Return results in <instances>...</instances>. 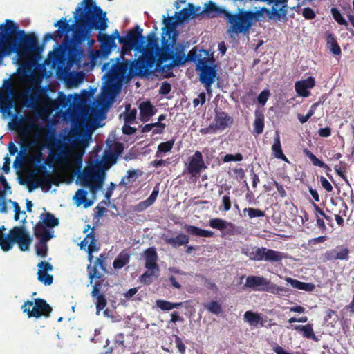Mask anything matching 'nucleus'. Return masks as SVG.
I'll list each match as a JSON object with an SVG mask.
<instances>
[{
  "label": "nucleus",
  "mask_w": 354,
  "mask_h": 354,
  "mask_svg": "<svg viewBox=\"0 0 354 354\" xmlns=\"http://www.w3.org/2000/svg\"><path fill=\"white\" fill-rule=\"evenodd\" d=\"M59 29L53 33H46L43 38V44H38V39L34 32L26 34L24 30H19V26L12 21L6 19L0 25V62L1 59L15 53L19 57H40L44 50V44L53 39L62 38L71 31L66 17H62L54 24Z\"/></svg>",
  "instance_id": "f257e3e1"
},
{
  "label": "nucleus",
  "mask_w": 354,
  "mask_h": 354,
  "mask_svg": "<svg viewBox=\"0 0 354 354\" xmlns=\"http://www.w3.org/2000/svg\"><path fill=\"white\" fill-rule=\"evenodd\" d=\"M82 7H77L74 12L76 28L73 32V39L67 36L64 39V49L67 51L68 64H79L84 50L80 45L88 40L93 30L104 31L108 27L106 12L96 5L94 0H83Z\"/></svg>",
  "instance_id": "f03ea898"
},
{
  "label": "nucleus",
  "mask_w": 354,
  "mask_h": 354,
  "mask_svg": "<svg viewBox=\"0 0 354 354\" xmlns=\"http://www.w3.org/2000/svg\"><path fill=\"white\" fill-rule=\"evenodd\" d=\"M48 147L50 149V153L44 163L41 164L42 160V153H39L35 157L37 165L34 167L32 174L34 176H39L44 174L42 178L37 179L33 184H29V189L31 191L35 188L42 186L50 187L52 181L50 179V174L47 170L46 165H67L72 156V151L68 145L60 140L53 138L48 142Z\"/></svg>",
  "instance_id": "7ed1b4c3"
},
{
  "label": "nucleus",
  "mask_w": 354,
  "mask_h": 354,
  "mask_svg": "<svg viewBox=\"0 0 354 354\" xmlns=\"http://www.w3.org/2000/svg\"><path fill=\"white\" fill-rule=\"evenodd\" d=\"M207 13H215L216 15H223L230 24L229 31L234 33H244L249 31L252 25V20L255 17V13L252 11H243L239 10V13L231 14L223 8L218 7L214 2L209 1L205 8Z\"/></svg>",
  "instance_id": "20e7f679"
},
{
  "label": "nucleus",
  "mask_w": 354,
  "mask_h": 354,
  "mask_svg": "<svg viewBox=\"0 0 354 354\" xmlns=\"http://www.w3.org/2000/svg\"><path fill=\"white\" fill-rule=\"evenodd\" d=\"M32 239L28 232L23 226H16L9 230L8 234L6 236L0 230V246L1 249L8 252L17 243L21 251H27L30 248Z\"/></svg>",
  "instance_id": "39448f33"
},
{
  "label": "nucleus",
  "mask_w": 354,
  "mask_h": 354,
  "mask_svg": "<svg viewBox=\"0 0 354 354\" xmlns=\"http://www.w3.org/2000/svg\"><path fill=\"white\" fill-rule=\"evenodd\" d=\"M104 177L102 171L97 170L95 167H86L78 176V179L82 186L88 187L92 194H95L102 188Z\"/></svg>",
  "instance_id": "423d86ee"
},
{
  "label": "nucleus",
  "mask_w": 354,
  "mask_h": 354,
  "mask_svg": "<svg viewBox=\"0 0 354 354\" xmlns=\"http://www.w3.org/2000/svg\"><path fill=\"white\" fill-rule=\"evenodd\" d=\"M142 32L143 29L136 25L128 31L125 37L120 38V41H127L132 46H135V50L142 52L144 50V44H145V37L142 35Z\"/></svg>",
  "instance_id": "0eeeda50"
},
{
  "label": "nucleus",
  "mask_w": 354,
  "mask_h": 354,
  "mask_svg": "<svg viewBox=\"0 0 354 354\" xmlns=\"http://www.w3.org/2000/svg\"><path fill=\"white\" fill-rule=\"evenodd\" d=\"M53 308L46 302V300L41 298L35 299V306L32 309L24 308V313H26L28 317L39 318L41 317H48L50 316Z\"/></svg>",
  "instance_id": "6e6552de"
},
{
  "label": "nucleus",
  "mask_w": 354,
  "mask_h": 354,
  "mask_svg": "<svg viewBox=\"0 0 354 354\" xmlns=\"http://www.w3.org/2000/svg\"><path fill=\"white\" fill-rule=\"evenodd\" d=\"M284 254L279 251L268 249L264 247L255 249L254 261H267L270 262H280L284 257Z\"/></svg>",
  "instance_id": "1a4fd4ad"
},
{
  "label": "nucleus",
  "mask_w": 354,
  "mask_h": 354,
  "mask_svg": "<svg viewBox=\"0 0 354 354\" xmlns=\"http://www.w3.org/2000/svg\"><path fill=\"white\" fill-rule=\"evenodd\" d=\"M175 42V39L170 42L165 39V37L162 38V46L158 48L156 53V59L158 66L162 64L163 62L171 59L173 57V47Z\"/></svg>",
  "instance_id": "9d476101"
},
{
  "label": "nucleus",
  "mask_w": 354,
  "mask_h": 354,
  "mask_svg": "<svg viewBox=\"0 0 354 354\" xmlns=\"http://www.w3.org/2000/svg\"><path fill=\"white\" fill-rule=\"evenodd\" d=\"M147 43L146 46L145 44H144V50H142L141 53L149 62L156 64V52L159 48L158 39L156 37L153 32H151L147 36Z\"/></svg>",
  "instance_id": "9b49d317"
},
{
  "label": "nucleus",
  "mask_w": 354,
  "mask_h": 354,
  "mask_svg": "<svg viewBox=\"0 0 354 354\" xmlns=\"http://www.w3.org/2000/svg\"><path fill=\"white\" fill-rule=\"evenodd\" d=\"M207 168L205 164L203 155L201 151H196L192 156L189 158L187 165V172L192 176H196L201 171L202 169Z\"/></svg>",
  "instance_id": "f8f14e48"
},
{
  "label": "nucleus",
  "mask_w": 354,
  "mask_h": 354,
  "mask_svg": "<svg viewBox=\"0 0 354 354\" xmlns=\"http://www.w3.org/2000/svg\"><path fill=\"white\" fill-rule=\"evenodd\" d=\"M198 71L200 72L199 81L205 86L207 92H210L212 84L218 78L216 66L211 65V66L203 68Z\"/></svg>",
  "instance_id": "ddd939ff"
},
{
  "label": "nucleus",
  "mask_w": 354,
  "mask_h": 354,
  "mask_svg": "<svg viewBox=\"0 0 354 354\" xmlns=\"http://www.w3.org/2000/svg\"><path fill=\"white\" fill-rule=\"evenodd\" d=\"M209 225L212 228L224 232L225 234L228 235H234L237 230L236 226L234 223L220 218L210 219Z\"/></svg>",
  "instance_id": "4468645a"
},
{
  "label": "nucleus",
  "mask_w": 354,
  "mask_h": 354,
  "mask_svg": "<svg viewBox=\"0 0 354 354\" xmlns=\"http://www.w3.org/2000/svg\"><path fill=\"white\" fill-rule=\"evenodd\" d=\"M350 250L344 245L337 246L335 248L327 250L324 254L325 261L348 260Z\"/></svg>",
  "instance_id": "2eb2a0df"
},
{
  "label": "nucleus",
  "mask_w": 354,
  "mask_h": 354,
  "mask_svg": "<svg viewBox=\"0 0 354 354\" xmlns=\"http://www.w3.org/2000/svg\"><path fill=\"white\" fill-rule=\"evenodd\" d=\"M155 63H151L145 57L142 55L135 60L129 61V73H135L139 71L140 73L147 71L151 69Z\"/></svg>",
  "instance_id": "dca6fc26"
},
{
  "label": "nucleus",
  "mask_w": 354,
  "mask_h": 354,
  "mask_svg": "<svg viewBox=\"0 0 354 354\" xmlns=\"http://www.w3.org/2000/svg\"><path fill=\"white\" fill-rule=\"evenodd\" d=\"M315 85V78L313 77H308V78L297 81L295 84V88L297 93L301 97H308L310 92L309 88H312Z\"/></svg>",
  "instance_id": "f3484780"
},
{
  "label": "nucleus",
  "mask_w": 354,
  "mask_h": 354,
  "mask_svg": "<svg viewBox=\"0 0 354 354\" xmlns=\"http://www.w3.org/2000/svg\"><path fill=\"white\" fill-rule=\"evenodd\" d=\"M233 123V118L224 111H216L214 120V127L217 130H224Z\"/></svg>",
  "instance_id": "a211bd4d"
},
{
  "label": "nucleus",
  "mask_w": 354,
  "mask_h": 354,
  "mask_svg": "<svg viewBox=\"0 0 354 354\" xmlns=\"http://www.w3.org/2000/svg\"><path fill=\"white\" fill-rule=\"evenodd\" d=\"M244 320L252 326L263 327L267 322V317H263L259 313H255L251 310H248L244 313Z\"/></svg>",
  "instance_id": "6ab92c4d"
},
{
  "label": "nucleus",
  "mask_w": 354,
  "mask_h": 354,
  "mask_svg": "<svg viewBox=\"0 0 354 354\" xmlns=\"http://www.w3.org/2000/svg\"><path fill=\"white\" fill-rule=\"evenodd\" d=\"M13 91L10 89V94H1L0 95V111L3 114H7L8 115L12 114V109L15 107V100L11 95L12 94Z\"/></svg>",
  "instance_id": "aec40b11"
},
{
  "label": "nucleus",
  "mask_w": 354,
  "mask_h": 354,
  "mask_svg": "<svg viewBox=\"0 0 354 354\" xmlns=\"http://www.w3.org/2000/svg\"><path fill=\"white\" fill-rule=\"evenodd\" d=\"M140 120L146 122L156 114L155 107L150 101L142 102L139 105Z\"/></svg>",
  "instance_id": "412c9836"
},
{
  "label": "nucleus",
  "mask_w": 354,
  "mask_h": 354,
  "mask_svg": "<svg viewBox=\"0 0 354 354\" xmlns=\"http://www.w3.org/2000/svg\"><path fill=\"white\" fill-rule=\"evenodd\" d=\"M267 279L259 276H249L246 278L245 283V287H248L253 290L263 291L262 288H265Z\"/></svg>",
  "instance_id": "4be33fe9"
},
{
  "label": "nucleus",
  "mask_w": 354,
  "mask_h": 354,
  "mask_svg": "<svg viewBox=\"0 0 354 354\" xmlns=\"http://www.w3.org/2000/svg\"><path fill=\"white\" fill-rule=\"evenodd\" d=\"M99 266L102 270L106 272V264H105V257L103 254H101L99 257L97 258L94 263L93 267H88V269H91L88 272V277L91 279L90 283H92L93 278L100 279L102 275L99 274L97 267Z\"/></svg>",
  "instance_id": "5701e85b"
},
{
  "label": "nucleus",
  "mask_w": 354,
  "mask_h": 354,
  "mask_svg": "<svg viewBox=\"0 0 354 354\" xmlns=\"http://www.w3.org/2000/svg\"><path fill=\"white\" fill-rule=\"evenodd\" d=\"M175 16L177 17V21L181 24L189 19L195 18L198 16V13L195 12V6L192 3H188L186 8L178 12H176Z\"/></svg>",
  "instance_id": "b1692460"
},
{
  "label": "nucleus",
  "mask_w": 354,
  "mask_h": 354,
  "mask_svg": "<svg viewBox=\"0 0 354 354\" xmlns=\"http://www.w3.org/2000/svg\"><path fill=\"white\" fill-rule=\"evenodd\" d=\"M288 0H276L272 8L273 18L280 19L285 18L288 12Z\"/></svg>",
  "instance_id": "393cba45"
},
{
  "label": "nucleus",
  "mask_w": 354,
  "mask_h": 354,
  "mask_svg": "<svg viewBox=\"0 0 354 354\" xmlns=\"http://www.w3.org/2000/svg\"><path fill=\"white\" fill-rule=\"evenodd\" d=\"M144 254L145 260V268L154 269L156 268H159L157 263L158 257L155 248L151 247L147 248V250H145Z\"/></svg>",
  "instance_id": "a878e982"
},
{
  "label": "nucleus",
  "mask_w": 354,
  "mask_h": 354,
  "mask_svg": "<svg viewBox=\"0 0 354 354\" xmlns=\"http://www.w3.org/2000/svg\"><path fill=\"white\" fill-rule=\"evenodd\" d=\"M292 330H295L302 334L303 337L312 339L314 341H318V338L314 333L313 324H307L306 325H292L290 327Z\"/></svg>",
  "instance_id": "bb28decb"
},
{
  "label": "nucleus",
  "mask_w": 354,
  "mask_h": 354,
  "mask_svg": "<svg viewBox=\"0 0 354 354\" xmlns=\"http://www.w3.org/2000/svg\"><path fill=\"white\" fill-rule=\"evenodd\" d=\"M189 241L188 235L183 233H179L176 237L166 238L165 242L166 244L176 248L187 245Z\"/></svg>",
  "instance_id": "cd10ccee"
},
{
  "label": "nucleus",
  "mask_w": 354,
  "mask_h": 354,
  "mask_svg": "<svg viewBox=\"0 0 354 354\" xmlns=\"http://www.w3.org/2000/svg\"><path fill=\"white\" fill-rule=\"evenodd\" d=\"M272 151L274 157L278 159H280L284 162H288V160L287 157L283 153L281 149V145L280 141V136L278 131L275 132V136L274 138V143L272 145Z\"/></svg>",
  "instance_id": "c85d7f7f"
},
{
  "label": "nucleus",
  "mask_w": 354,
  "mask_h": 354,
  "mask_svg": "<svg viewBox=\"0 0 354 354\" xmlns=\"http://www.w3.org/2000/svg\"><path fill=\"white\" fill-rule=\"evenodd\" d=\"M183 228L188 234L192 236L199 237H212L214 235V233L212 231L203 230L192 225L186 224Z\"/></svg>",
  "instance_id": "c756f323"
},
{
  "label": "nucleus",
  "mask_w": 354,
  "mask_h": 354,
  "mask_svg": "<svg viewBox=\"0 0 354 354\" xmlns=\"http://www.w3.org/2000/svg\"><path fill=\"white\" fill-rule=\"evenodd\" d=\"M147 270L140 277L141 283L150 285L153 281L156 279L160 274V268H146Z\"/></svg>",
  "instance_id": "7c9ffc66"
},
{
  "label": "nucleus",
  "mask_w": 354,
  "mask_h": 354,
  "mask_svg": "<svg viewBox=\"0 0 354 354\" xmlns=\"http://www.w3.org/2000/svg\"><path fill=\"white\" fill-rule=\"evenodd\" d=\"M199 54V58L198 59L197 62H196V71H200L201 69H203V68H207L210 66L209 64L210 63L212 64L214 62V59L213 57L209 58L208 56V52L207 50H200Z\"/></svg>",
  "instance_id": "2f4dec72"
},
{
  "label": "nucleus",
  "mask_w": 354,
  "mask_h": 354,
  "mask_svg": "<svg viewBox=\"0 0 354 354\" xmlns=\"http://www.w3.org/2000/svg\"><path fill=\"white\" fill-rule=\"evenodd\" d=\"M34 234L36 237L39 238L40 241H47L53 236V235L46 230V226H44L41 221L37 223L34 227Z\"/></svg>",
  "instance_id": "473e14b6"
},
{
  "label": "nucleus",
  "mask_w": 354,
  "mask_h": 354,
  "mask_svg": "<svg viewBox=\"0 0 354 354\" xmlns=\"http://www.w3.org/2000/svg\"><path fill=\"white\" fill-rule=\"evenodd\" d=\"M97 40L101 43L102 48L107 52H110L116 47L115 42L111 37H109V35L101 34L100 32L97 35Z\"/></svg>",
  "instance_id": "72a5a7b5"
},
{
  "label": "nucleus",
  "mask_w": 354,
  "mask_h": 354,
  "mask_svg": "<svg viewBox=\"0 0 354 354\" xmlns=\"http://www.w3.org/2000/svg\"><path fill=\"white\" fill-rule=\"evenodd\" d=\"M286 281L288 283H290L292 286V287L299 289V290L308 291V292L313 291L315 287V285L312 283L301 282L297 279H292L290 277H287L286 279Z\"/></svg>",
  "instance_id": "f704fd0d"
},
{
  "label": "nucleus",
  "mask_w": 354,
  "mask_h": 354,
  "mask_svg": "<svg viewBox=\"0 0 354 354\" xmlns=\"http://www.w3.org/2000/svg\"><path fill=\"white\" fill-rule=\"evenodd\" d=\"M130 254L126 250H122L115 259L113 266L115 269H120L129 263Z\"/></svg>",
  "instance_id": "c9c22d12"
},
{
  "label": "nucleus",
  "mask_w": 354,
  "mask_h": 354,
  "mask_svg": "<svg viewBox=\"0 0 354 354\" xmlns=\"http://www.w3.org/2000/svg\"><path fill=\"white\" fill-rule=\"evenodd\" d=\"M87 194V191L83 189H79L75 192L73 199L75 201V203L77 206H80V205L84 203V207H88L92 205V201L86 200Z\"/></svg>",
  "instance_id": "e433bc0d"
},
{
  "label": "nucleus",
  "mask_w": 354,
  "mask_h": 354,
  "mask_svg": "<svg viewBox=\"0 0 354 354\" xmlns=\"http://www.w3.org/2000/svg\"><path fill=\"white\" fill-rule=\"evenodd\" d=\"M41 223L44 226L53 228L59 225V220L53 214L46 212L41 214Z\"/></svg>",
  "instance_id": "4c0bfd02"
},
{
  "label": "nucleus",
  "mask_w": 354,
  "mask_h": 354,
  "mask_svg": "<svg viewBox=\"0 0 354 354\" xmlns=\"http://www.w3.org/2000/svg\"><path fill=\"white\" fill-rule=\"evenodd\" d=\"M326 44L328 48L330 49V50L332 52L333 55H339L341 54L340 46H339L335 36L333 34L328 33L327 35Z\"/></svg>",
  "instance_id": "58836bf2"
},
{
  "label": "nucleus",
  "mask_w": 354,
  "mask_h": 354,
  "mask_svg": "<svg viewBox=\"0 0 354 354\" xmlns=\"http://www.w3.org/2000/svg\"><path fill=\"white\" fill-rule=\"evenodd\" d=\"M263 291L270 292L272 294L283 295V292H287V288L282 286H279L267 279L265 288H262Z\"/></svg>",
  "instance_id": "ea45409f"
},
{
  "label": "nucleus",
  "mask_w": 354,
  "mask_h": 354,
  "mask_svg": "<svg viewBox=\"0 0 354 354\" xmlns=\"http://www.w3.org/2000/svg\"><path fill=\"white\" fill-rule=\"evenodd\" d=\"M334 169L335 173L341 177L345 183L350 186V183L346 175L347 170V164L344 162L340 161L338 165H335Z\"/></svg>",
  "instance_id": "a19ab883"
},
{
  "label": "nucleus",
  "mask_w": 354,
  "mask_h": 354,
  "mask_svg": "<svg viewBox=\"0 0 354 354\" xmlns=\"http://www.w3.org/2000/svg\"><path fill=\"white\" fill-rule=\"evenodd\" d=\"M175 140L171 139L167 142H161L158 146V150L156 153V157L160 156V153H167L171 150L174 147Z\"/></svg>",
  "instance_id": "79ce46f5"
},
{
  "label": "nucleus",
  "mask_w": 354,
  "mask_h": 354,
  "mask_svg": "<svg viewBox=\"0 0 354 354\" xmlns=\"http://www.w3.org/2000/svg\"><path fill=\"white\" fill-rule=\"evenodd\" d=\"M123 60V62H119V59H118L117 64L113 65L115 72L120 75H124L127 72L129 73V60L124 59Z\"/></svg>",
  "instance_id": "37998d69"
},
{
  "label": "nucleus",
  "mask_w": 354,
  "mask_h": 354,
  "mask_svg": "<svg viewBox=\"0 0 354 354\" xmlns=\"http://www.w3.org/2000/svg\"><path fill=\"white\" fill-rule=\"evenodd\" d=\"M204 307L209 313L216 315H220L223 312L221 305L217 301H211L205 304Z\"/></svg>",
  "instance_id": "c03bdc74"
},
{
  "label": "nucleus",
  "mask_w": 354,
  "mask_h": 354,
  "mask_svg": "<svg viewBox=\"0 0 354 354\" xmlns=\"http://www.w3.org/2000/svg\"><path fill=\"white\" fill-rule=\"evenodd\" d=\"M130 107V104L126 106L125 112L123 113L124 123H133L136 118L137 110L131 109Z\"/></svg>",
  "instance_id": "a18cd8bd"
},
{
  "label": "nucleus",
  "mask_w": 354,
  "mask_h": 354,
  "mask_svg": "<svg viewBox=\"0 0 354 354\" xmlns=\"http://www.w3.org/2000/svg\"><path fill=\"white\" fill-rule=\"evenodd\" d=\"M256 118L254 122V131L257 134L263 133L264 128V116L262 114L258 115V112H255Z\"/></svg>",
  "instance_id": "49530a36"
},
{
  "label": "nucleus",
  "mask_w": 354,
  "mask_h": 354,
  "mask_svg": "<svg viewBox=\"0 0 354 354\" xmlns=\"http://www.w3.org/2000/svg\"><path fill=\"white\" fill-rule=\"evenodd\" d=\"M303 153L305 156L309 158L313 166L319 167L322 168L324 162L322 160L319 159L313 153H312L307 148H304L303 149Z\"/></svg>",
  "instance_id": "de8ad7c7"
},
{
  "label": "nucleus",
  "mask_w": 354,
  "mask_h": 354,
  "mask_svg": "<svg viewBox=\"0 0 354 354\" xmlns=\"http://www.w3.org/2000/svg\"><path fill=\"white\" fill-rule=\"evenodd\" d=\"M163 24L165 25V28L167 30L166 34L169 35L171 32L175 30L176 24L179 23L177 21V19L176 21H174L173 17H165L164 16Z\"/></svg>",
  "instance_id": "09e8293b"
},
{
  "label": "nucleus",
  "mask_w": 354,
  "mask_h": 354,
  "mask_svg": "<svg viewBox=\"0 0 354 354\" xmlns=\"http://www.w3.org/2000/svg\"><path fill=\"white\" fill-rule=\"evenodd\" d=\"M37 279L45 286H49L53 282V276L46 272L38 271Z\"/></svg>",
  "instance_id": "8fccbe9b"
},
{
  "label": "nucleus",
  "mask_w": 354,
  "mask_h": 354,
  "mask_svg": "<svg viewBox=\"0 0 354 354\" xmlns=\"http://www.w3.org/2000/svg\"><path fill=\"white\" fill-rule=\"evenodd\" d=\"M243 212H247L250 218L264 217L266 216L264 211L252 207L245 208Z\"/></svg>",
  "instance_id": "3c124183"
},
{
  "label": "nucleus",
  "mask_w": 354,
  "mask_h": 354,
  "mask_svg": "<svg viewBox=\"0 0 354 354\" xmlns=\"http://www.w3.org/2000/svg\"><path fill=\"white\" fill-rule=\"evenodd\" d=\"M331 14L333 19L339 24L347 26L348 22L344 18L339 10L336 8H331Z\"/></svg>",
  "instance_id": "603ef678"
},
{
  "label": "nucleus",
  "mask_w": 354,
  "mask_h": 354,
  "mask_svg": "<svg viewBox=\"0 0 354 354\" xmlns=\"http://www.w3.org/2000/svg\"><path fill=\"white\" fill-rule=\"evenodd\" d=\"M87 238L89 239L88 253H93L95 251H97L99 248L97 247V241L95 238V234L93 232H90L87 234Z\"/></svg>",
  "instance_id": "864d4df0"
},
{
  "label": "nucleus",
  "mask_w": 354,
  "mask_h": 354,
  "mask_svg": "<svg viewBox=\"0 0 354 354\" xmlns=\"http://www.w3.org/2000/svg\"><path fill=\"white\" fill-rule=\"evenodd\" d=\"M46 242V241H39V242L35 246L37 256H39L42 258H45L47 255L48 248Z\"/></svg>",
  "instance_id": "5fc2aeb1"
},
{
  "label": "nucleus",
  "mask_w": 354,
  "mask_h": 354,
  "mask_svg": "<svg viewBox=\"0 0 354 354\" xmlns=\"http://www.w3.org/2000/svg\"><path fill=\"white\" fill-rule=\"evenodd\" d=\"M95 299H96L95 304H96L97 313H99L100 311L102 310L105 308V306L107 304V301H106V299L104 294L100 295Z\"/></svg>",
  "instance_id": "6e6d98bb"
},
{
  "label": "nucleus",
  "mask_w": 354,
  "mask_h": 354,
  "mask_svg": "<svg viewBox=\"0 0 354 354\" xmlns=\"http://www.w3.org/2000/svg\"><path fill=\"white\" fill-rule=\"evenodd\" d=\"M232 202L229 194L223 196L221 200V205L219 207V210L227 212L231 209Z\"/></svg>",
  "instance_id": "4d7b16f0"
},
{
  "label": "nucleus",
  "mask_w": 354,
  "mask_h": 354,
  "mask_svg": "<svg viewBox=\"0 0 354 354\" xmlns=\"http://www.w3.org/2000/svg\"><path fill=\"white\" fill-rule=\"evenodd\" d=\"M156 306L164 311H169L172 310V302L162 300V299H158L156 301Z\"/></svg>",
  "instance_id": "13d9d810"
},
{
  "label": "nucleus",
  "mask_w": 354,
  "mask_h": 354,
  "mask_svg": "<svg viewBox=\"0 0 354 354\" xmlns=\"http://www.w3.org/2000/svg\"><path fill=\"white\" fill-rule=\"evenodd\" d=\"M173 57L171 59L176 66H180L185 64L187 62L185 55H176L173 52Z\"/></svg>",
  "instance_id": "bf43d9fd"
},
{
  "label": "nucleus",
  "mask_w": 354,
  "mask_h": 354,
  "mask_svg": "<svg viewBox=\"0 0 354 354\" xmlns=\"http://www.w3.org/2000/svg\"><path fill=\"white\" fill-rule=\"evenodd\" d=\"M0 183L2 185L3 187V190H0V200H4L6 198V191L10 189L6 178L4 176H0Z\"/></svg>",
  "instance_id": "052dcab7"
},
{
  "label": "nucleus",
  "mask_w": 354,
  "mask_h": 354,
  "mask_svg": "<svg viewBox=\"0 0 354 354\" xmlns=\"http://www.w3.org/2000/svg\"><path fill=\"white\" fill-rule=\"evenodd\" d=\"M270 95V91L268 89H264L257 97V102L262 106H264L268 101Z\"/></svg>",
  "instance_id": "680f3d73"
},
{
  "label": "nucleus",
  "mask_w": 354,
  "mask_h": 354,
  "mask_svg": "<svg viewBox=\"0 0 354 354\" xmlns=\"http://www.w3.org/2000/svg\"><path fill=\"white\" fill-rule=\"evenodd\" d=\"M243 155L240 153H237L234 155L233 154H226L223 158V161L224 162H228L230 161H241L243 160Z\"/></svg>",
  "instance_id": "e2e57ef3"
},
{
  "label": "nucleus",
  "mask_w": 354,
  "mask_h": 354,
  "mask_svg": "<svg viewBox=\"0 0 354 354\" xmlns=\"http://www.w3.org/2000/svg\"><path fill=\"white\" fill-rule=\"evenodd\" d=\"M174 337L175 339V343H176V348H178L179 353L180 354H185L186 346H185V344L183 343L182 339L176 335H174Z\"/></svg>",
  "instance_id": "0e129e2a"
},
{
  "label": "nucleus",
  "mask_w": 354,
  "mask_h": 354,
  "mask_svg": "<svg viewBox=\"0 0 354 354\" xmlns=\"http://www.w3.org/2000/svg\"><path fill=\"white\" fill-rule=\"evenodd\" d=\"M120 44H122L121 54L120 57L124 59V56L129 52H130L132 49L135 50V46H132L131 44H129L127 41H120Z\"/></svg>",
  "instance_id": "69168bd1"
},
{
  "label": "nucleus",
  "mask_w": 354,
  "mask_h": 354,
  "mask_svg": "<svg viewBox=\"0 0 354 354\" xmlns=\"http://www.w3.org/2000/svg\"><path fill=\"white\" fill-rule=\"evenodd\" d=\"M37 267L39 268L38 271H42V272H46L52 271L53 270V266L47 261H40L37 264Z\"/></svg>",
  "instance_id": "338daca9"
},
{
  "label": "nucleus",
  "mask_w": 354,
  "mask_h": 354,
  "mask_svg": "<svg viewBox=\"0 0 354 354\" xmlns=\"http://www.w3.org/2000/svg\"><path fill=\"white\" fill-rule=\"evenodd\" d=\"M187 58V62H196L198 59L199 58V54L198 53V50L196 47L193 48L186 56Z\"/></svg>",
  "instance_id": "774afa93"
}]
</instances>
